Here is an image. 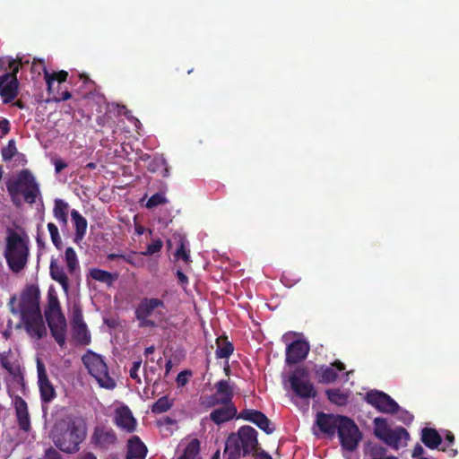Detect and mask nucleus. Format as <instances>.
I'll return each instance as SVG.
<instances>
[{
    "label": "nucleus",
    "mask_w": 459,
    "mask_h": 459,
    "mask_svg": "<svg viewBox=\"0 0 459 459\" xmlns=\"http://www.w3.org/2000/svg\"><path fill=\"white\" fill-rule=\"evenodd\" d=\"M86 435V422L79 418L58 421L51 432L55 446L66 454L78 452L80 445L84 441Z\"/></svg>",
    "instance_id": "nucleus-1"
},
{
    "label": "nucleus",
    "mask_w": 459,
    "mask_h": 459,
    "mask_svg": "<svg viewBox=\"0 0 459 459\" xmlns=\"http://www.w3.org/2000/svg\"><path fill=\"white\" fill-rule=\"evenodd\" d=\"M257 431L251 426L240 427L236 433L229 435L224 448L226 459H239L256 451L259 446Z\"/></svg>",
    "instance_id": "nucleus-2"
},
{
    "label": "nucleus",
    "mask_w": 459,
    "mask_h": 459,
    "mask_svg": "<svg viewBox=\"0 0 459 459\" xmlns=\"http://www.w3.org/2000/svg\"><path fill=\"white\" fill-rule=\"evenodd\" d=\"M6 188L13 204L16 207H20L22 204L20 195L29 204H33L38 196L40 195L39 186L35 177L27 169H22L14 180L7 182Z\"/></svg>",
    "instance_id": "nucleus-3"
},
{
    "label": "nucleus",
    "mask_w": 459,
    "mask_h": 459,
    "mask_svg": "<svg viewBox=\"0 0 459 459\" xmlns=\"http://www.w3.org/2000/svg\"><path fill=\"white\" fill-rule=\"evenodd\" d=\"M29 247L19 233L11 230L6 238L4 258L10 270L15 273L22 271L28 263Z\"/></svg>",
    "instance_id": "nucleus-4"
},
{
    "label": "nucleus",
    "mask_w": 459,
    "mask_h": 459,
    "mask_svg": "<svg viewBox=\"0 0 459 459\" xmlns=\"http://www.w3.org/2000/svg\"><path fill=\"white\" fill-rule=\"evenodd\" d=\"M374 435L385 443L394 450L406 446V441L410 438L409 432L403 427L391 429L384 418H376L374 420Z\"/></svg>",
    "instance_id": "nucleus-5"
},
{
    "label": "nucleus",
    "mask_w": 459,
    "mask_h": 459,
    "mask_svg": "<svg viewBox=\"0 0 459 459\" xmlns=\"http://www.w3.org/2000/svg\"><path fill=\"white\" fill-rule=\"evenodd\" d=\"M82 362L101 387L114 389L116 381L109 376L108 368L103 358L94 352H89L82 357Z\"/></svg>",
    "instance_id": "nucleus-6"
},
{
    "label": "nucleus",
    "mask_w": 459,
    "mask_h": 459,
    "mask_svg": "<svg viewBox=\"0 0 459 459\" xmlns=\"http://www.w3.org/2000/svg\"><path fill=\"white\" fill-rule=\"evenodd\" d=\"M22 66L21 59H13L9 62L11 71L0 75V96L4 104L11 103L18 95L19 82L16 74Z\"/></svg>",
    "instance_id": "nucleus-7"
},
{
    "label": "nucleus",
    "mask_w": 459,
    "mask_h": 459,
    "mask_svg": "<svg viewBox=\"0 0 459 459\" xmlns=\"http://www.w3.org/2000/svg\"><path fill=\"white\" fill-rule=\"evenodd\" d=\"M160 308L164 309V301L158 298H143L135 308L134 316L139 321L140 327H155L157 325L150 319L152 315L163 316L164 313Z\"/></svg>",
    "instance_id": "nucleus-8"
},
{
    "label": "nucleus",
    "mask_w": 459,
    "mask_h": 459,
    "mask_svg": "<svg viewBox=\"0 0 459 459\" xmlns=\"http://www.w3.org/2000/svg\"><path fill=\"white\" fill-rule=\"evenodd\" d=\"M39 299L40 291L39 287L34 284L27 285L21 293L18 308L13 307L16 298L13 297L10 299L11 312L13 315L20 314V316L39 312L40 311Z\"/></svg>",
    "instance_id": "nucleus-9"
},
{
    "label": "nucleus",
    "mask_w": 459,
    "mask_h": 459,
    "mask_svg": "<svg viewBox=\"0 0 459 459\" xmlns=\"http://www.w3.org/2000/svg\"><path fill=\"white\" fill-rule=\"evenodd\" d=\"M337 433L342 447L349 452L356 450L362 438L359 427L347 416L341 418Z\"/></svg>",
    "instance_id": "nucleus-10"
},
{
    "label": "nucleus",
    "mask_w": 459,
    "mask_h": 459,
    "mask_svg": "<svg viewBox=\"0 0 459 459\" xmlns=\"http://www.w3.org/2000/svg\"><path fill=\"white\" fill-rule=\"evenodd\" d=\"M365 401L378 411L384 413L394 414L400 409L398 403L390 395L378 390L368 392Z\"/></svg>",
    "instance_id": "nucleus-11"
},
{
    "label": "nucleus",
    "mask_w": 459,
    "mask_h": 459,
    "mask_svg": "<svg viewBox=\"0 0 459 459\" xmlns=\"http://www.w3.org/2000/svg\"><path fill=\"white\" fill-rule=\"evenodd\" d=\"M307 373L300 368L290 377V384L293 392L300 398H314L316 391L312 383L307 380Z\"/></svg>",
    "instance_id": "nucleus-12"
},
{
    "label": "nucleus",
    "mask_w": 459,
    "mask_h": 459,
    "mask_svg": "<svg viewBox=\"0 0 459 459\" xmlns=\"http://www.w3.org/2000/svg\"><path fill=\"white\" fill-rule=\"evenodd\" d=\"M91 443L96 448L107 451L117 443V436L110 427L97 426L91 437Z\"/></svg>",
    "instance_id": "nucleus-13"
},
{
    "label": "nucleus",
    "mask_w": 459,
    "mask_h": 459,
    "mask_svg": "<svg viewBox=\"0 0 459 459\" xmlns=\"http://www.w3.org/2000/svg\"><path fill=\"white\" fill-rule=\"evenodd\" d=\"M21 320L28 334L38 339L43 338L47 334V328L43 320L41 311L33 314L22 315Z\"/></svg>",
    "instance_id": "nucleus-14"
},
{
    "label": "nucleus",
    "mask_w": 459,
    "mask_h": 459,
    "mask_svg": "<svg viewBox=\"0 0 459 459\" xmlns=\"http://www.w3.org/2000/svg\"><path fill=\"white\" fill-rule=\"evenodd\" d=\"M238 419H242L254 423L267 435L273 433L275 430V427L267 416L257 410L244 409L238 415Z\"/></svg>",
    "instance_id": "nucleus-15"
},
{
    "label": "nucleus",
    "mask_w": 459,
    "mask_h": 459,
    "mask_svg": "<svg viewBox=\"0 0 459 459\" xmlns=\"http://www.w3.org/2000/svg\"><path fill=\"white\" fill-rule=\"evenodd\" d=\"M38 383L40 399L43 403H49L56 397V390L49 381L44 364L38 359L37 363Z\"/></svg>",
    "instance_id": "nucleus-16"
},
{
    "label": "nucleus",
    "mask_w": 459,
    "mask_h": 459,
    "mask_svg": "<svg viewBox=\"0 0 459 459\" xmlns=\"http://www.w3.org/2000/svg\"><path fill=\"white\" fill-rule=\"evenodd\" d=\"M31 70L33 72H38L39 74H40V70L43 71L44 79L47 84V90L49 94L52 92V88L55 82L62 83L65 82L68 77V73L65 70L49 73L45 65L44 60L34 59L31 65Z\"/></svg>",
    "instance_id": "nucleus-17"
},
{
    "label": "nucleus",
    "mask_w": 459,
    "mask_h": 459,
    "mask_svg": "<svg viewBox=\"0 0 459 459\" xmlns=\"http://www.w3.org/2000/svg\"><path fill=\"white\" fill-rule=\"evenodd\" d=\"M342 415H335L319 411L316 413V424L319 430L329 436L333 437L338 429Z\"/></svg>",
    "instance_id": "nucleus-18"
},
{
    "label": "nucleus",
    "mask_w": 459,
    "mask_h": 459,
    "mask_svg": "<svg viewBox=\"0 0 459 459\" xmlns=\"http://www.w3.org/2000/svg\"><path fill=\"white\" fill-rule=\"evenodd\" d=\"M114 423L117 428L127 433L134 432L137 424L131 410L126 405L116 409Z\"/></svg>",
    "instance_id": "nucleus-19"
},
{
    "label": "nucleus",
    "mask_w": 459,
    "mask_h": 459,
    "mask_svg": "<svg viewBox=\"0 0 459 459\" xmlns=\"http://www.w3.org/2000/svg\"><path fill=\"white\" fill-rule=\"evenodd\" d=\"M309 351L307 342L296 340L290 342L286 348V363L289 365L297 364L305 359Z\"/></svg>",
    "instance_id": "nucleus-20"
},
{
    "label": "nucleus",
    "mask_w": 459,
    "mask_h": 459,
    "mask_svg": "<svg viewBox=\"0 0 459 459\" xmlns=\"http://www.w3.org/2000/svg\"><path fill=\"white\" fill-rule=\"evenodd\" d=\"M13 406L19 429L25 432L30 431V416L26 401L22 397L16 395L13 400Z\"/></svg>",
    "instance_id": "nucleus-21"
},
{
    "label": "nucleus",
    "mask_w": 459,
    "mask_h": 459,
    "mask_svg": "<svg viewBox=\"0 0 459 459\" xmlns=\"http://www.w3.org/2000/svg\"><path fill=\"white\" fill-rule=\"evenodd\" d=\"M221 407L214 409L210 413V420L216 425L228 422L238 418V410L234 403H221Z\"/></svg>",
    "instance_id": "nucleus-22"
},
{
    "label": "nucleus",
    "mask_w": 459,
    "mask_h": 459,
    "mask_svg": "<svg viewBox=\"0 0 459 459\" xmlns=\"http://www.w3.org/2000/svg\"><path fill=\"white\" fill-rule=\"evenodd\" d=\"M51 332V335L60 347H64L66 338V320L65 316L46 319Z\"/></svg>",
    "instance_id": "nucleus-23"
},
{
    "label": "nucleus",
    "mask_w": 459,
    "mask_h": 459,
    "mask_svg": "<svg viewBox=\"0 0 459 459\" xmlns=\"http://www.w3.org/2000/svg\"><path fill=\"white\" fill-rule=\"evenodd\" d=\"M147 447L138 436H134L127 442L126 459H144L147 455Z\"/></svg>",
    "instance_id": "nucleus-24"
},
{
    "label": "nucleus",
    "mask_w": 459,
    "mask_h": 459,
    "mask_svg": "<svg viewBox=\"0 0 459 459\" xmlns=\"http://www.w3.org/2000/svg\"><path fill=\"white\" fill-rule=\"evenodd\" d=\"M49 273L51 278L58 282L65 292H68L69 290V280L64 270V267L58 264L56 259L52 258L49 265Z\"/></svg>",
    "instance_id": "nucleus-25"
},
{
    "label": "nucleus",
    "mask_w": 459,
    "mask_h": 459,
    "mask_svg": "<svg viewBox=\"0 0 459 459\" xmlns=\"http://www.w3.org/2000/svg\"><path fill=\"white\" fill-rule=\"evenodd\" d=\"M70 206L63 199L56 198L54 201L53 216L60 223L62 228L68 226V214Z\"/></svg>",
    "instance_id": "nucleus-26"
},
{
    "label": "nucleus",
    "mask_w": 459,
    "mask_h": 459,
    "mask_svg": "<svg viewBox=\"0 0 459 459\" xmlns=\"http://www.w3.org/2000/svg\"><path fill=\"white\" fill-rule=\"evenodd\" d=\"M71 217L75 229L74 241L78 243L82 240L86 234L88 222L87 220L74 209L71 211Z\"/></svg>",
    "instance_id": "nucleus-27"
},
{
    "label": "nucleus",
    "mask_w": 459,
    "mask_h": 459,
    "mask_svg": "<svg viewBox=\"0 0 459 459\" xmlns=\"http://www.w3.org/2000/svg\"><path fill=\"white\" fill-rule=\"evenodd\" d=\"M217 395L221 398V403H233L234 389L230 380L221 379L215 384Z\"/></svg>",
    "instance_id": "nucleus-28"
},
{
    "label": "nucleus",
    "mask_w": 459,
    "mask_h": 459,
    "mask_svg": "<svg viewBox=\"0 0 459 459\" xmlns=\"http://www.w3.org/2000/svg\"><path fill=\"white\" fill-rule=\"evenodd\" d=\"M89 277L92 280L105 283L107 286L111 287L115 281L118 279V273H111L108 271L99 269V268H91L89 271Z\"/></svg>",
    "instance_id": "nucleus-29"
},
{
    "label": "nucleus",
    "mask_w": 459,
    "mask_h": 459,
    "mask_svg": "<svg viewBox=\"0 0 459 459\" xmlns=\"http://www.w3.org/2000/svg\"><path fill=\"white\" fill-rule=\"evenodd\" d=\"M148 170L153 173H160L163 178L170 175L169 166L163 155H156L148 164Z\"/></svg>",
    "instance_id": "nucleus-30"
},
{
    "label": "nucleus",
    "mask_w": 459,
    "mask_h": 459,
    "mask_svg": "<svg viewBox=\"0 0 459 459\" xmlns=\"http://www.w3.org/2000/svg\"><path fill=\"white\" fill-rule=\"evenodd\" d=\"M421 441L427 447L435 449L442 443V437L435 429L425 428L421 431Z\"/></svg>",
    "instance_id": "nucleus-31"
},
{
    "label": "nucleus",
    "mask_w": 459,
    "mask_h": 459,
    "mask_svg": "<svg viewBox=\"0 0 459 459\" xmlns=\"http://www.w3.org/2000/svg\"><path fill=\"white\" fill-rule=\"evenodd\" d=\"M216 343L217 349L215 354L217 359H228L233 353L234 346L226 336L218 337Z\"/></svg>",
    "instance_id": "nucleus-32"
},
{
    "label": "nucleus",
    "mask_w": 459,
    "mask_h": 459,
    "mask_svg": "<svg viewBox=\"0 0 459 459\" xmlns=\"http://www.w3.org/2000/svg\"><path fill=\"white\" fill-rule=\"evenodd\" d=\"M46 319L65 316L61 311L58 298L55 295L48 294V307L45 310Z\"/></svg>",
    "instance_id": "nucleus-33"
},
{
    "label": "nucleus",
    "mask_w": 459,
    "mask_h": 459,
    "mask_svg": "<svg viewBox=\"0 0 459 459\" xmlns=\"http://www.w3.org/2000/svg\"><path fill=\"white\" fill-rule=\"evenodd\" d=\"M387 449L378 444L368 443L365 447L364 459H384Z\"/></svg>",
    "instance_id": "nucleus-34"
},
{
    "label": "nucleus",
    "mask_w": 459,
    "mask_h": 459,
    "mask_svg": "<svg viewBox=\"0 0 459 459\" xmlns=\"http://www.w3.org/2000/svg\"><path fill=\"white\" fill-rule=\"evenodd\" d=\"M74 339L82 345H87L91 342V334L85 325L72 326Z\"/></svg>",
    "instance_id": "nucleus-35"
},
{
    "label": "nucleus",
    "mask_w": 459,
    "mask_h": 459,
    "mask_svg": "<svg viewBox=\"0 0 459 459\" xmlns=\"http://www.w3.org/2000/svg\"><path fill=\"white\" fill-rule=\"evenodd\" d=\"M65 261L68 273L73 275L79 269L77 255L73 247H67L65 253Z\"/></svg>",
    "instance_id": "nucleus-36"
},
{
    "label": "nucleus",
    "mask_w": 459,
    "mask_h": 459,
    "mask_svg": "<svg viewBox=\"0 0 459 459\" xmlns=\"http://www.w3.org/2000/svg\"><path fill=\"white\" fill-rule=\"evenodd\" d=\"M174 405V400L169 399L167 395L159 398L151 408L154 414H160L168 411Z\"/></svg>",
    "instance_id": "nucleus-37"
},
{
    "label": "nucleus",
    "mask_w": 459,
    "mask_h": 459,
    "mask_svg": "<svg viewBox=\"0 0 459 459\" xmlns=\"http://www.w3.org/2000/svg\"><path fill=\"white\" fill-rule=\"evenodd\" d=\"M325 394L328 400L336 405L342 406L348 402V395L340 389H328Z\"/></svg>",
    "instance_id": "nucleus-38"
},
{
    "label": "nucleus",
    "mask_w": 459,
    "mask_h": 459,
    "mask_svg": "<svg viewBox=\"0 0 459 459\" xmlns=\"http://www.w3.org/2000/svg\"><path fill=\"white\" fill-rule=\"evenodd\" d=\"M174 256L177 260L182 259L186 264H189L192 262L190 250L187 249L186 246V239L180 238L179 245L174 254Z\"/></svg>",
    "instance_id": "nucleus-39"
},
{
    "label": "nucleus",
    "mask_w": 459,
    "mask_h": 459,
    "mask_svg": "<svg viewBox=\"0 0 459 459\" xmlns=\"http://www.w3.org/2000/svg\"><path fill=\"white\" fill-rule=\"evenodd\" d=\"M199 452L200 441L197 438H194L187 444L181 456L186 459H195Z\"/></svg>",
    "instance_id": "nucleus-40"
},
{
    "label": "nucleus",
    "mask_w": 459,
    "mask_h": 459,
    "mask_svg": "<svg viewBox=\"0 0 459 459\" xmlns=\"http://www.w3.org/2000/svg\"><path fill=\"white\" fill-rule=\"evenodd\" d=\"M338 377L335 368L332 367L322 368L319 372V381L325 384L333 383Z\"/></svg>",
    "instance_id": "nucleus-41"
},
{
    "label": "nucleus",
    "mask_w": 459,
    "mask_h": 459,
    "mask_svg": "<svg viewBox=\"0 0 459 459\" xmlns=\"http://www.w3.org/2000/svg\"><path fill=\"white\" fill-rule=\"evenodd\" d=\"M16 153L17 148L14 139L9 140L7 145L1 150V154L4 161L11 160Z\"/></svg>",
    "instance_id": "nucleus-42"
},
{
    "label": "nucleus",
    "mask_w": 459,
    "mask_h": 459,
    "mask_svg": "<svg viewBox=\"0 0 459 459\" xmlns=\"http://www.w3.org/2000/svg\"><path fill=\"white\" fill-rule=\"evenodd\" d=\"M48 230L49 231L53 245L56 249L61 250L63 248V243L56 225L53 222H49L48 223Z\"/></svg>",
    "instance_id": "nucleus-43"
},
{
    "label": "nucleus",
    "mask_w": 459,
    "mask_h": 459,
    "mask_svg": "<svg viewBox=\"0 0 459 459\" xmlns=\"http://www.w3.org/2000/svg\"><path fill=\"white\" fill-rule=\"evenodd\" d=\"M168 203V199L165 196V192H159L152 195L147 201L145 206L148 209H152L158 205Z\"/></svg>",
    "instance_id": "nucleus-44"
},
{
    "label": "nucleus",
    "mask_w": 459,
    "mask_h": 459,
    "mask_svg": "<svg viewBox=\"0 0 459 459\" xmlns=\"http://www.w3.org/2000/svg\"><path fill=\"white\" fill-rule=\"evenodd\" d=\"M162 246L163 243L160 238L154 239L151 244L147 246L146 250L142 252V255L145 256L152 255L153 254L160 252L162 248Z\"/></svg>",
    "instance_id": "nucleus-45"
},
{
    "label": "nucleus",
    "mask_w": 459,
    "mask_h": 459,
    "mask_svg": "<svg viewBox=\"0 0 459 459\" xmlns=\"http://www.w3.org/2000/svg\"><path fill=\"white\" fill-rule=\"evenodd\" d=\"M72 326L74 325H85V322L83 321V315L81 307H74L73 309L72 314V321H71Z\"/></svg>",
    "instance_id": "nucleus-46"
},
{
    "label": "nucleus",
    "mask_w": 459,
    "mask_h": 459,
    "mask_svg": "<svg viewBox=\"0 0 459 459\" xmlns=\"http://www.w3.org/2000/svg\"><path fill=\"white\" fill-rule=\"evenodd\" d=\"M142 365V359H138L137 360L134 361L132 364V367L130 368V377L134 380H135L137 383H141V377L138 375V370L141 368Z\"/></svg>",
    "instance_id": "nucleus-47"
},
{
    "label": "nucleus",
    "mask_w": 459,
    "mask_h": 459,
    "mask_svg": "<svg viewBox=\"0 0 459 459\" xmlns=\"http://www.w3.org/2000/svg\"><path fill=\"white\" fill-rule=\"evenodd\" d=\"M192 376V372L190 370H184L178 374L176 382L178 387L185 386L188 383L189 377Z\"/></svg>",
    "instance_id": "nucleus-48"
},
{
    "label": "nucleus",
    "mask_w": 459,
    "mask_h": 459,
    "mask_svg": "<svg viewBox=\"0 0 459 459\" xmlns=\"http://www.w3.org/2000/svg\"><path fill=\"white\" fill-rule=\"evenodd\" d=\"M203 404L207 408H212L217 405H221V398L217 395V394H213L212 395H209L205 398V400L203 402Z\"/></svg>",
    "instance_id": "nucleus-49"
},
{
    "label": "nucleus",
    "mask_w": 459,
    "mask_h": 459,
    "mask_svg": "<svg viewBox=\"0 0 459 459\" xmlns=\"http://www.w3.org/2000/svg\"><path fill=\"white\" fill-rule=\"evenodd\" d=\"M251 455L255 457V459H273V457L259 446L256 451H253Z\"/></svg>",
    "instance_id": "nucleus-50"
},
{
    "label": "nucleus",
    "mask_w": 459,
    "mask_h": 459,
    "mask_svg": "<svg viewBox=\"0 0 459 459\" xmlns=\"http://www.w3.org/2000/svg\"><path fill=\"white\" fill-rule=\"evenodd\" d=\"M0 130L2 132L1 136L8 134L11 130L10 122L5 117H0Z\"/></svg>",
    "instance_id": "nucleus-51"
},
{
    "label": "nucleus",
    "mask_w": 459,
    "mask_h": 459,
    "mask_svg": "<svg viewBox=\"0 0 459 459\" xmlns=\"http://www.w3.org/2000/svg\"><path fill=\"white\" fill-rule=\"evenodd\" d=\"M71 96L72 95H71L70 91L65 90L61 92H57V95L54 97V100L56 102L64 101V100H69L71 98Z\"/></svg>",
    "instance_id": "nucleus-52"
},
{
    "label": "nucleus",
    "mask_w": 459,
    "mask_h": 459,
    "mask_svg": "<svg viewBox=\"0 0 459 459\" xmlns=\"http://www.w3.org/2000/svg\"><path fill=\"white\" fill-rule=\"evenodd\" d=\"M176 424H177V420L174 418H171L169 416H165L162 419H160V420H158L159 426H170V425H176Z\"/></svg>",
    "instance_id": "nucleus-53"
},
{
    "label": "nucleus",
    "mask_w": 459,
    "mask_h": 459,
    "mask_svg": "<svg viewBox=\"0 0 459 459\" xmlns=\"http://www.w3.org/2000/svg\"><path fill=\"white\" fill-rule=\"evenodd\" d=\"M424 454V448L422 447V446L420 444H416V446H414L413 450H412V453H411V456L413 458H420V457H422L421 455Z\"/></svg>",
    "instance_id": "nucleus-54"
},
{
    "label": "nucleus",
    "mask_w": 459,
    "mask_h": 459,
    "mask_svg": "<svg viewBox=\"0 0 459 459\" xmlns=\"http://www.w3.org/2000/svg\"><path fill=\"white\" fill-rule=\"evenodd\" d=\"M54 165H55V170L56 173L61 172L63 169H65L67 167V164L61 159L55 160Z\"/></svg>",
    "instance_id": "nucleus-55"
},
{
    "label": "nucleus",
    "mask_w": 459,
    "mask_h": 459,
    "mask_svg": "<svg viewBox=\"0 0 459 459\" xmlns=\"http://www.w3.org/2000/svg\"><path fill=\"white\" fill-rule=\"evenodd\" d=\"M135 252H131L130 254L124 255L123 261L132 264L133 266H137L138 264L134 260Z\"/></svg>",
    "instance_id": "nucleus-56"
},
{
    "label": "nucleus",
    "mask_w": 459,
    "mask_h": 459,
    "mask_svg": "<svg viewBox=\"0 0 459 459\" xmlns=\"http://www.w3.org/2000/svg\"><path fill=\"white\" fill-rule=\"evenodd\" d=\"M177 277H178V281L181 284H187L188 283V278H187V276L182 271H180V270L177 271Z\"/></svg>",
    "instance_id": "nucleus-57"
},
{
    "label": "nucleus",
    "mask_w": 459,
    "mask_h": 459,
    "mask_svg": "<svg viewBox=\"0 0 459 459\" xmlns=\"http://www.w3.org/2000/svg\"><path fill=\"white\" fill-rule=\"evenodd\" d=\"M124 254L110 253L107 255L108 261L123 260Z\"/></svg>",
    "instance_id": "nucleus-58"
},
{
    "label": "nucleus",
    "mask_w": 459,
    "mask_h": 459,
    "mask_svg": "<svg viewBox=\"0 0 459 459\" xmlns=\"http://www.w3.org/2000/svg\"><path fill=\"white\" fill-rule=\"evenodd\" d=\"M77 459H97V456L92 452H84Z\"/></svg>",
    "instance_id": "nucleus-59"
},
{
    "label": "nucleus",
    "mask_w": 459,
    "mask_h": 459,
    "mask_svg": "<svg viewBox=\"0 0 459 459\" xmlns=\"http://www.w3.org/2000/svg\"><path fill=\"white\" fill-rule=\"evenodd\" d=\"M332 368H335L336 372L342 371L345 369V365L342 362L336 360L332 364Z\"/></svg>",
    "instance_id": "nucleus-60"
},
{
    "label": "nucleus",
    "mask_w": 459,
    "mask_h": 459,
    "mask_svg": "<svg viewBox=\"0 0 459 459\" xmlns=\"http://www.w3.org/2000/svg\"><path fill=\"white\" fill-rule=\"evenodd\" d=\"M154 351H155V346L154 345H151V346L145 348L144 355L146 357H148L150 354H152L154 352Z\"/></svg>",
    "instance_id": "nucleus-61"
},
{
    "label": "nucleus",
    "mask_w": 459,
    "mask_h": 459,
    "mask_svg": "<svg viewBox=\"0 0 459 459\" xmlns=\"http://www.w3.org/2000/svg\"><path fill=\"white\" fill-rule=\"evenodd\" d=\"M446 441L448 442V444H453L454 441H455V437L453 435V433L451 432H448L446 435Z\"/></svg>",
    "instance_id": "nucleus-62"
},
{
    "label": "nucleus",
    "mask_w": 459,
    "mask_h": 459,
    "mask_svg": "<svg viewBox=\"0 0 459 459\" xmlns=\"http://www.w3.org/2000/svg\"><path fill=\"white\" fill-rule=\"evenodd\" d=\"M14 106L21 109H23L25 108V104L20 100L14 102Z\"/></svg>",
    "instance_id": "nucleus-63"
},
{
    "label": "nucleus",
    "mask_w": 459,
    "mask_h": 459,
    "mask_svg": "<svg viewBox=\"0 0 459 459\" xmlns=\"http://www.w3.org/2000/svg\"><path fill=\"white\" fill-rule=\"evenodd\" d=\"M165 368H166V375H168L172 368L171 360L167 361Z\"/></svg>",
    "instance_id": "nucleus-64"
}]
</instances>
